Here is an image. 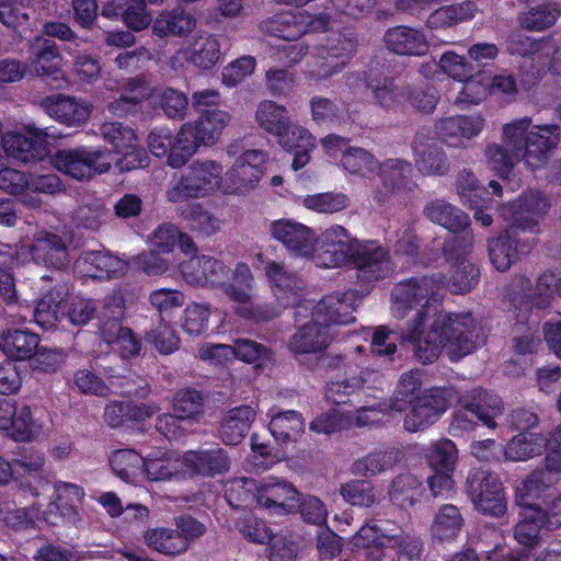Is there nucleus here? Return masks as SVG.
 I'll return each instance as SVG.
<instances>
[{
	"label": "nucleus",
	"mask_w": 561,
	"mask_h": 561,
	"mask_svg": "<svg viewBox=\"0 0 561 561\" xmlns=\"http://www.w3.org/2000/svg\"><path fill=\"white\" fill-rule=\"evenodd\" d=\"M65 296L66 288L59 286L41 298L33 313L38 327L44 330L51 329L64 318L75 325H82L90 321L95 311L93 301L82 297L66 300Z\"/></svg>",
	"instance_id": "obj_11"
},
{
	"label": "nucleus",
	"mask_w": 561,
	"mask_h": 561,
	"mask_svg": "<svg viewBox=\"0 0 561 561\" xmlns=\"http://www.w3.org/2000/svg\"><path fill=\"white\" fill-rule=\"evenodd\" d=\"M27 178L25 173L5 165L0 170V190L20 196L26 206L37 208L42 205V199L27 193Z\"/></svg>",
	"instance_id": "obj_59"
},
{
	"label": "nucleus",
	"mask_w": 561,
	"mask_h": 561,
	"mask_svg": "<svg viewBox=\"0 0 561 561\" xmlns=\"http://www.w3.org/2000/svg\"><path fill=\"white\" fill-rule=\"evenodd\" d=\"M220 162L204 159L193 161L186 171L173 179L167 190V199L173 204L191 198H204L219 191L224 193L225 176Z\"/></svg>",
	"instance_id": "obj_10"
},
{
	"label": "nucleus",
	"mask_w": 561,
	"mask_h": 561,
	"mask_svg": "<svg viewBox=\"0 0 561 561\" xmlns=\"http://www.w3.org/2000/svg\"><path fill=\"white\" fill-rule=\"evenodd\" d=\"M272 236L297 256H310L316 244L314 232L304 224L278 219L271 224Z\"/></svg>",
	"instance_id": "obj_30"
},
{
	"label": "nucleus",
	"mask_w": 561,
	"mask_h": 561,
	"mask_svg": "<svg viewBox=\"0 0 561 561\" xmlns=\"http://www.w3.org/2000/svg\"><path fill=\"white\" fill-rule=\"evenodd\" d=\"M424 215L432 222L451 232L462 231L469 226L468 216L444 199L430 202L424 208Z\"/></svg>",
	"instance_id": "obj_45"
},
{
	"label": "nucleus",
	"mask_w": 561,
	"mask_h": 561,
	"mask_svg": "<svg viewBox=\"0 0 561 561\" xmlns=\"http://www.w3.org/2000/svg\"><path fill=\"white\" fill-rule=\"evenodd\" d=\"M196 18L182 8L161 12L154 20L152 28L158 36H185L196 26Z\"/></svg>",
	"instance_id": "obj_47"
},
{
	"label": "nucleus",
	"mask_w": 561,
	"mask_h": 561,
	"mask_svg": "<svg viewBox=\"0 0 561 561\" xmlns=\"http://www.w3.org/2000/svg\"><path fill=\"white\" fill-rule=\"evenodd\" d=\"M468 492L474 507L490 516H502L506 512V499L497 476L478 471L468 480Z\"/></svg>",
	"instance_id": "obj_22"
},
{
	"label": "nucleus",
	"mask_w": 561,
	"mask_h": 561,
	"mask_svg": "<svg viewBox=\"0 0 561 561\" xmlns=\"http://www.w3.org/2000/svg\"><path fill=\"white\" fill-rule=\"evenodd\" d=\"M254 121L260 128L274 135L278 144L294 151L291 168L298 171L310 161L316 144L313 136L304 127L294 125L285 106L265 100L257 104Z\"/></svg>",
	"instance_id": "obj_7"
},
{
	"label": "nucleus",
	"mask_w": 561,
	"mask_h": 561,
	"mask_svg": "<svg viewBox=\"0 0 561 561\" xmlns=\"http://www.w3.org/2000/svg\"><path fill=\"white\" fill-rule=\"evenodd\" d=\"M31 261L61 268L69 261L67 244L59 236L46 230L37 231L28 245L14 248L0 244V296L5 302L11 304L15 299V285L10 271Z\"/></svg>",
	"instance_id": "obj_6"
},
{
	"label": "nucleus",
	"mask_w": 561,
	"mask_h": 561,
	"mask_svg": "<svg viewBox=\"0 0 561 561\" xmlns=\"http://www.w3.org/2000/svg\"><path fill=\"white\" fill-rule=\"evenodd\" d=\"M151 95L152 90L145 80L140 78L129 80L124 87L119 99L112 102L108 105V110L114 115L124 116L130 113L135 105Z\"/></svg>",
	"instance_id": "obj_60"
},
{
	"label": "nucleus",
	"mask_w": 561,
	"mask_h": 561,
	"mask_svg": "<svg viewBox=\"0 0 561 561\" xmlns=\"http://www.w3.org/2000/svg\"><path fill=\"white\" fill-rule=\"evenodd\" d=\"M106 307H113L111 310L113 320L104 323L101 328L104 341L113 345L114 350L119 352L121 356L124 358L137 355L140 350L138 341L129 329L123 328L118 322V319L124 314L123 297L121 295L113 296Z\"/></svg>",
	"instance_id": "obj_29"
},
{
	"label": "nucleus",
	"mask_w": 561,
	"mask_h": 561,
	"mask_svg": "<svg viewBox=\"0 0 561 561\" xmlns=\"http://www.w3.org/2000/svg\"><path fill=\"white\" fill-rule=\"evenodd\" d=\"M543 439L533 433H520L513 437L504 450L511 461H526L541 453Z\"/></svg>",
	"instance_id": "obj_63"
},
{
	"label": "nucleus",
	"mask_w": 561,
	"mask_h": 561,
	"mask_svg": "<svg viewBox=\"0 0 561 561\" xmlns=\"http://www.w3.org/2000/svg\"><path fill=\"white\" fill-rule=\"evenodd\" d=\"M47 488L48 480L43 477H38L34 481V484L22 482L20 490L22 492H28L35 499V502L31 507H23L9 513L5 517L7 525L13 528H22L33 523L35 518L42 517V507L44 504L41 501V494Z\"/></svg>",
	"instance_id": "obj_44"
},
{
	"label": "nucleus",
	"mask_w": 561,
	"mask_h": 561,
	"mask_svg": "<svg viewBox=\"0 0 561 561\" xmlns=\"http://www.w3.org/2000/svg\"><path fill=\"white\" fill-rule=\"evenodd\" d=\"M39 345V336L27 330L8 329L0 333V350L10 359L27 360Z\"/></svg>",
	"instance_id": "obj_40"
},
{
	"label": "nucleus",
	"mask_w": 561,
	"mask_h": 561,
	"mask_svg": "<svg viewBox=\"0 0 561 561\" xmlns=\"http://www.w3.org/2000/svg\"><path fill=\"white\" fill-rule=\"evenodd\" d=\"M462 525L463 519L459 510L451 504H446L437 512L432 525V533L440 540H448L458 536Z\"/></svg>",
	"instance_id": "obj_64"
},
{
	"label": "nucleus",
	"mask_w": 561,
	"mask_h": 561,
	"mask_svg": "<svg viewBox=\"0 0 561 561\" xmlns=\"http://www.w3.org/2000/svg\"><path fill=\"white\" fill-rule=\"evenodd\" d=\"M62 59L55 43L44 37H36L30 45L26 67L31 73L50 78L55 88H64L67 80L61 71Z\"/></svg>",
	"instance_id": "obj_27"
},
{
	"label": "nucleus",
	"mask_w": 561,
	"mask_h": 561,
	"mask_svg": "<svg viewBox=\"0 0 561 561\" xmlns=\"http://www.w3.org/2000/svg\"><path fill=\"white\" fill-rule=\"evenodd\" d=\"M422 386L419 370L404 373L398 382L390 410L401 412L411 405L404 417V428L409 432H419L434 424L451 405L456 398L453 387H434L426 389L421 396L416 392Z\"/></svg>",
	"instance_id": "obj_4"
},
{
	"label": "nucleus",
	"mask_w": 561,
	"mask_h": 561,
	"mask_svg": "<svg viewBox=\"0 0 561 561\" xmlns=\"http://www.w3.org/2000/svg\"><path fill=\"white\" fill-rule=\"evenodd\" d=\"M387 47L399 55L422 56L428 51L430 43L425 35L416 28L397 26L385 35Z\"/></svg>",
	"instance_id": "obj_39"
},
{
	"label": "nucleus",
	"mask_w": 561,
	"mask_h": 561,
	"mask_svg": "<svg viewBox=\"0 0 561 561\" xmlns=\"http://www.w3.org/2000/svg\"><path fill=\"white\" fill-rule=\"evenodd\" d=\"M45 491L46 489L42 493ZM42 495L41 501L44 504L42 507V518L46 523L55 525L59 519H62L79 526L81 522L79 506L85 495L84 490L80 485L57 481L54 484V492L48 502Z\"/></svg>",
	"instance_id": "obj_15"
},
{
	"label": "nucleus",
	"mask_w": 561,
	"mask_h": 561,
	"mask_svg": "<svg viewBox=\"0 0 561 561\" xmlns=\"http://www.w3.org/2000/svg\"><path fill=\"white\" fill-rule=\"evenodd\" d=\"M48 133L35 126H26L25 134L5 133L2 149L7 157L22 162L42 160L48 153Z\"/></svg>",
	"instance_id": "obj_26"
},
{
	"label": "nucleus",
	"mask_w": 561,
	"mask_h": 561,
	"mask_svg": "<svg viewBox=\"0 0 561 561\" xmlns=\"http://www.w3.org/2000/svg\"><path fill=\"white\" fill-rule=\"evenodd\" d=\"M230 119L231 116L226 111H204L199 118L193 124L203 146L215 145L220 139Z\"/></svg>",
	"instance_id": "obj_54"
},
{
	"label": "nucleus",
	"mask_w": 561,
	"mask_h": 561,
	"mask_svg": "<svg viewBox=\"0 0 561 561\" xmlns=\"http://www.w3.org/2000/svg\"><path fill=\"white\" fill-rule=\"evenodd\" d=\"M183 456L185 477L192 474L213 477L228 471L230 467L226 451L218 447L197 451L190 450Z\"/></svg>",
	"instance_id": "obj_37"
},
{
	"label": "nucleus",
	"mask_w": 561,
	"mask_h": 561,
	"mask_svg": "<svg viewBox=\"0 0 561 561\" xmlns=\"http://www.w3.org/2000/svg\"><path fill=\"white\" fill-rule=\"evenodd\" d=\"M550 208L548 198L537 191H528L513 203L501 208V217L507 224V231L489 242V255L499 271H506L517 257L516 242L510 231H537V227Z\"/></svg>",
	"instance_id": "obj_5"
},
{
	"label": "nucleus",
	"mask_w": 561,
	"mask_h": 561,
	"mask_svg": "<svg viewBox=\"0 0 561 561\" xmlns=\"http://www.w3.org/2000/svg\"><path fill=\"white\" fill-rule=\"evenodd\" d=\"M255 415V410L250 405H241L229 410L222 420L220 431L225 444H239L248 434Z\"/></svg>",
	"instance_id": "obj_43"
},
{
	"label": "nucleus",
	"mask_w": 561,
	"mask_h": 561,
	"mask_svg": "<svg viewBox=\"0 0 561 561\" xmlns=\"http://www.w3.org/2000/svg\"><path fill=\"white\" fill-rule=\"evenodd\" d=\"M51 164L71 179L88 181L110 171L112 159L110 153L100 147L79 146L57 151L51 157Z\"/></svg>",
	"instance_id": "obj_12"
},
{
	"label": "nucleus",
	"mask_w": 561,
	"mask_h": 561,
	"mask_svg": "<svg viewBox=\"0 0 561 561\" xmlns=\"http://www.w3.org/2000/svg\"><path fill=\"white\" fill-rule=\"evenodd\" d=\"M379 176L389 192L410 188L412 183V165L401 159H388L379 164Z\"/></svg>",
	"instance_id": "obj_56"
},
{
	"label": "nucleus",
	"mask_w": 561,
	"mask_h": 561,
	"mask_svg": "<svg viewBox=\"0 0 561 561\" xmlns=\"http://www.w3.org/2000/svg\"><path fill=\"white\" fill-rule=\"evenodd\" d=\"M102 15L106 18L122 15L125 24L134 31H141L151 22L145 2L141 0H127L125 3L108 2L103 7Z\"/></svg>",
	"instance_id": "obj_50"
},
{
	"label": "nucleus",
	"mask_w": 561,
	"mask_h": 561,
	"mask_svg": "<svg viewBox=\"0 0 561 561\" xmlns=\"http://www.w3.org/2000/svg\"><path fill=\"white\" fill-rule=\"evenodd\" d=\"M414 161L417 170L424 175H442L449 169L444 150L434 142L417 137L413 145Z\"/></svg>",
	"instance_id": "obj_42"
},
{
	"label": "nucleus",
	"mask_w": 561,
	"mask_h": 561,
	"mask_svg": "<svg viewBox=\"0 0 561 561\" xmlns=\"http://www.w3.org/2000/svg\"><path fill=\"white\" fill-rule=\"evenodd\" d=\"M558 141L557 126L531 127L530 119L524 117L503 126L504 146L490 145L485 157L491 169L506 178L520 163L531 170L543 167Z\"/></svg>",
	"instance_id": "obj_2"
},
{
	"label": "nucleus",
	"mask_w": 561,
	"mask_h": 561,
	"mask_svg": "<svg viewBox=\"0 0 561 561\" xmlns=\"http://www.w3.org/2000/svg\"><path fill=\"white\" fill-rule=\"evenodd\" d=\"M273 32L277 37L295 41L306 33L322 32L330 27L325 15H311L307 12H285L272 22Z\"/></svg>",
	"instance_id": "obj_31"
},
{
	"label": "nucleus",
	"mask_w": 561,
	"mask_h": 561,
	"mask_svg": "<svg viewBox=\"0 0 561 561\" xmlns=\"http://www.w3.org/2000/svg\"><path fill=\"white\" fill-rule=\"evenodd\" d=\"M203 146L202 140L193 126V123L184 124L178 134L173 136L171 153L168 156V164L174 169L183 167Z\"/></svg>",
	"instance_id": "obj_49"
},
{
	"label": "nucleus",
	"mask_w": 561,
	"mask_h": 561,
	"mask_svg": "<svg viewBox=\"0 0 561 561\" xmlns=\"http://www.w3.org/2000/svg\"><path fill=\"white\" fill-rule=\"evenodd\" d=\"M179 271L186 283L199 287L222 285L227 275L226 266L207 255L191 256L179 265Z\"/></svg>",
	"instance_id": "obj_32"
},
{
	"label": "nucleus",
	"mask_w": 561,
	"mask_h": 561,
	"mask_svg": "<svg viewBox=\"0 0 561 561\" xmlns=\"http://www.w3.org/2000/svg\"><path fill=\"white\" fill-rule=\"evenodd\" d=\"M321 252L312 255L319 267L335 268L353 263L357 277L364 283L385 278L393 271L386 251L374 241H359L340 225L327 228L319 238Z\"/></svg>",
	"instance_id": "obj_3"
},
{
	"label": "nucleus",
	"mask_w": 561,
	"mask_h": 561,
	"mask_svg": "<svg viewBox=\"0 0 561 561\" xmlns=\"http://www.w3.org/2000/svg\"><path fill=\"white\" fill-rule=\"evenodd\" d=\"M484 123L480 113L451 115L436 122L435 133L448 147L467 148L482 133Z\"/></svg>",
	"instance_id": "obj_25"
},
{
	"label": "nucleus",
	"mask_w": 561,
	"mask_h": 561,
	"mask_svg": "<svg viewBox=\"0 0 561 561\" xmlns=\"http://www.w3.org/2000/svg\"><path fill=\"white\" fill-rule=\"evenodd\" d=\"M181 217L186 220L191 229L205 236H211L221 229L218 217L204 208L202 204L191 203L180 210Z\"/></svg>",
	"instance_id": "obj_62"
},
{
	"label": "nucleus",
	"mask_w": 561,
	"mask_h": 561,
	"mask_svg": "<svg viewBox=\"0 0 561 561\" xmlns=\"http://www.w3.org/2000/svg\"><path fill=\"white\" fill-rule=\"evenodd\" d=\"M253 276L250 267L244 263L236 266L232 282L225 286L227 296L237 304L236 313L245 320L265 321L278 314V311L265 310L251 302Z\"/></svg>",
	"instance_id": "obj_23"
},
{
	"label": "nucleus",
	"mask_w": 561,
	"mask_h": 561,
	"mask_svg": "<svg viewBox=\"0 0 561 561\" xmlns=\"http://www.w3.org/2000/svg\"><path fill=\"white\" fill-rule=\"evenodd\" d=\"M460 408L453 419V427L460 431H467L473 427L478 422L494 428V420L503 412L502 400L482 389H473L459 400Z\"/></svg>",
	"instance_id": "obj_14"
},
{
	"label": "nucleus",
	"mask_w": 561,
	"mask_h": 561,
	"mask_svg": "<svg viewBox=\"0 0 561 561\" xmlns=\"http://www.w3.org/2000/svg\"><path fill=\"white\" fill-rule=\"evenodd\" d=\"M425 459L431 470L455 471L458 462V448L448 438L431 442L425 451Z\"/></svg>",
	"instance_id": "obj_58"
},
{
	"label": "nucleus",
	"mask_w": 561,
	"mask_h": 561,
	"mask_svg": "<svg viewBox=\"0 0 561 561\" xmlns=\"http://www.w3.org/2000/svg\"><path fill=\"white\" fill-rule=\"evenodd\" d=\"M341 164L350 174L368 179L378 168V160L367 150L350 147L341 158Z\"/></svg>",
	"instance_id": "obj_61"
},
{
	"label": "nucleus",
	"mask_w": 561,
	"mask_h": 561,
	"mask_svg": "<svg viewBox=\"0 0 561 561\" xmlns=\"http://www.w3.org/2000/svg\"><path fill=\"white\" fill-rule=\"evenodd\" d=\"M352 543L355 548L368 550L366 557L370 561H380L381 548L393 549L400 558L405 557L410 561L421 553L419 538L405 534L400 527L388 522L365 524L353 537Z\"/></svg>",
	"instance_id": "obj_9"
},
{
	"label": "nucleus",
	"mask_w": 561,
	"mask_h": 561,
	"mask_svg": "<svg viewBox=\"0 0 561 561\" xmlns=\"http://www.w3.org/2000/svg\"><path fill=\"white\" fill-rule=\"evenodd\" d=\"M144 455L133 449L115 450L111 458L110 463L113 472L121 480L138 484L144 478Z\"/></svg>",
	"instance_id": "obj_51"
},
{
	"label": "nucleus",
	"mask_w": 561,
	"mask_h": 561,
	"mask_svg": "<svg viewBox=\"0 0 561 561\" xmlns=\"http://www.w3.org/2000/svg\"><path fill=\"white\" fill-rule=\"evenodd\" d=\"M364 382L358 379L332 380L327 387V397L337 404V408L313 420L310 423V430L320 434H331L352 427L353 423L348 416V410L341 405L343 403L342 396L355 392Z\"/></svg>",
	"instance_id": "obj_18"
},
{
	"label": "nucleus",
	"mask_w": 561,
	"mask_h": 561,
	"mask_svg": "<svg viewBox=\"0 0 561 561\" xmlns=\"http://www.w3.org/2000/svg\"><path fill=\"white\" fill-rule=\"evenodd\" d=\"M103 138L113 146L116 154L122 156L116 162L121 171L142 168L148 163L146 151L139 147L134 130L121 123L107 122L102 125Z\"/></svg>",
	"instance_id": "obj_19"
},
{
	"label": "nucleus",
	"mask_w": 561,
	"mask_h": 561,
	"mask_svg": "<svg viewBox=\"0 0 561 561\" xmlns=\"http://www.w3.org/2000/svg\"><path fill=\"white\" fill-rule=\"evenodd\" d=\"M157 410L153 404H131L115 401L106 405L104 420L111 427H117L127 420L140 422L151 417Z\"/></svg>",
	"instance_id": "obj_52"
},
{
	"label": "nucleus",
	"mask_w": 561,
	"mask_h": 561,
	"mask_svg": "<svg viewBox=\"0 0 561 561\" xmlns=\"http://www.w3.org/2000/svg\"><path fill=\"white\" fill-rule=\"evenodd\" d=\"M145 542L151 549L167 556H174L187 550L186 538L176 529L156 527L146 530Z\"/></svg>",
	"instance_id": "obj_53"
},
{
	"label": "nucleus",
	"mask_w": 561,
	"mask_h": 561,
	"mask_svg": "<svg viewBox=\"0 0 561 561\" xmlns=\"http://www.w3.org/2000/svg\"><path fill=\"white\" fill-rule=\"evenodd\" d=\"M357 301L358 295L355 290L328 295L316 305L305 300L296 307V321L299 323L304 319L312 317L327 329L333 324H348L355 319L353 312Z\"/></svg>",
	"instance_id": "obj_13"
},
{
	"label": "nucleus",
	"mask_w": 561,
	"mask_h": 561,
	"mask_svg": "<svg viewBox=\"0 0 561 561\" xmlns=\"http://www.w3.org/2000/svg\"><path fill=\"white\" fill-rule=\"evenodd\" d=\"M144 478L150 482L170 481L185 477L184 456L164 448L144 454Z\"/></svg>",
	"instance_id": "obj_28"
},
{
	"label": "nucleus",
	"mask_w": 561,
	"mask_h": 561,
	"mask_svg": "<svg viewBox=\"0 0 561 561\" xmlns=\"http://www.w3.org/2000/svg\"><path fill=\"white\" fill-rule=\"evenodd\" d=\"M444 287L440 274L411 277L398 283L391 291V312L398 319L414 311L402 333V341L411 344L415 357L423 364L436 360L443 351L457 362L478 346L479 327L470 313L439 312L427 324L432 304Z\"/></svg>",
	"instance_id": "obj_1"
},
{
	"label": "nucleus",
	"mask_w": 561,
	"mask_h": 561,
	"mask_svg": "<svg viewBox=\"0 0 561 561\" xmlns=\"http://www.w3.org/2000/svg\"><path fill=\"white\" fill-rule=\"evenodd\" d=\"M253 500L277 515L294 513L299 508V492L291 483L277 477H266L256 482Z\"/></svg>",
	"instance_id": "obj_20"
},
{
	"label": "nucleus",
	"mask_w": 561,
	"mask_h": 561,
	"mask_svg": "<svg viewBox=\"0 0 561 561\" xmlns=\"http://www.w3.org/2000/svg\"><path fill=\"white\" fill-rule=\"evenodd\" d=\"M508 50L512 54L531 56L534 61L547 66L554 75L561 76L553 69L559 59L561 61V49L551 39L536 41L520 33H514L508 38Z\"/></svg>",
	"instance_id": "obj_33"
},
{
	"label": "nucleus",
	"mask_w": 561,
	"mask_h": 561,
	"mask_svg": "<svg viewBox=\"0 0 561 561\" xmlns=\"http://www.w3.org/2000/svg\"><path fill=\"white\" fill-rule=\"evenodd\" d=\"M354 51V43L340 35L327 39L325 45L317 48L312 62H308V73L312 79H328L342 70Z\"/></svg>",
	"instance_id": "obj_21"
},
{
	"label": "nucleus",
	"mask_w": 561,
	"mask_h": 561,
	"mask_svg": "<svg viewBox=\"0 0 561 561\" xmlns=\"http://www.w3.org/2000/svg\"><path fill=\"white\" fill-rule=\"evenodd\" d=\"M76 271L82 277L110 278L123 275L127 263L105 251L87 252L77 260Z\"/></svg>",
	"instance_id": "obj_35"
},
{
	"label": "nucleus",
	"mask_w": 561,
	"mask_h": 561,
	"mask_svg": "<svg viewBox=\"0 0 561 561\" xmlns=\"http://www.w3.org/2000/svg\"><path fill=\"white\" fill-rule=\"evenodd\" d=\"M367 87L373 91L377 102L386 108L399 106L409 102L419 111L430 113L437 104V93L434 89H426L408 93L404 88L394 84L389 78H369Z\"/></svg>",
	"instance_id": "obj_16"
},
{
	"label": "nucleus",
	"mask_w": 561,
	"mask_h": 561,
	"mask_svg": "<svg viewBox=\"0 0 561 561\" xmlns=\"http://www.w3.org/2000/svg\"><path fill=\"white\" fill-rule=\"evenodd\" d=\"M457 191L463 203L469 204L472 208H477L474 218L482 226H490L492 218L481 208L490 203V198L484 197L485 191L477 185L474 175L471 172L462 171L458 175Z\"/></svg>",
	"instance_id": "obj_46"
},
{
	"label": "nucleus",
	"mask_w": 561,
	"mask_h": 561,
	"mask_svg": "<svg viewBox=\"0 0 561 561\" xmlns=\"http://www.w3.org/2000/svg\"><path fill=\"white\" fill-rule=\"evenodd\" d=\"M48 416L42 410L32 412L27 405L16 407L7 435L19 442L31 440L48 430Z\"/></svg>",
	"instance_id": "obj_38"
},
{
	"label": "nucleus",
	"mask_w": 561,
	"mask_h": 561,
	"mask_svg": "<svg viewBox=\"0 0 561 561\" xmlns=\"http://www.w3.org/2000/svg\"><path fill=\"white\" fill-rule=\"evenodd\" d=\"M266 153L247 150L239 156L225 174L224 194H245L254 190L265 173Z\"/></svg>",
	"instance_id": "obj_17"
},
{
	"label": "nucleus",
	"mask_w": 561,
	"mask_h": 561,
	"mask_svg": "<svg viewBox=\"0 0 561 561\" xmlns=\"http://www.w3.org/2000/svg\"><path fill=\"white\" fill-rule=\"evenodd\" d=\"M220 44L216 35L199 32L187 46L180 48L170 59L174 70H182L188 64L208 70L220 60Z\"/></svg>",
	"instance_id": "obj_24"
},
{
	"label": "nucleus",
	"mask_w": 561,
	"mask_h": 561,
	"mask_svg": "<svg viewBox=\"0 0 561 561\" xmlns=\"http://www.w3.org/2000/svg\"><path fill=\"white\" fill-rule=\"evenodd\" d=\"M267 415L271 434L282 444L296 442L305 431V420L297 411L275 413L271 410Z\"/></svg>",
	"instance_id": "obj_48"
},
{
	"label": "nucleus",
	"mask_w": 561,
	"mask_h": 561,
	"mask_svg": "<svg viewBox=\"0 0 561 561\" xmlns=\"http://www.w3.org/2000/svg\"><path fill=\"white\" fill-rule=\"evenodd\" d=\"M265 275L275 298L283 307L296 304L298 298V280L293 273L287 272L277 262L268 261L265 265Z\"/></svg>",
	"instance_id": "obj_41"
},
{
	"label": "nucleus",
	"mask_w": 561,
	"mask_h": 561,
	"mask_svg": "<svg viewBox=\"0 0 561 561\" xmlns=\"http://www.w3.org/2000/svg\"><path fill=\"white\" fill-rule=\"evenodd\" d=\"M547 456L543 468L531 473H539V479L546 485H556L561 480V424L551 433L546 443Z\"/></svg>",
	"instance_id": "obj_55"
},
{
	"label": "nucleus",
	"mask_w": 561,
	"mask_h": 561,
	"mask_svg": "<svg viewBox=\"0 0 561 561\" xmlns=\"http://www.w3.org/2000/svg\"><path fill=\"white\" fill-rule=\"evenodd\" d=\"M152 249L158 250L161 253H170L173 250L175 243H179L182 252L186 255L195 251V244L191 237L186 233L181 232L172 224L161 225L152 234L151 238Z\"/></svg>",
	"instance_id": "obj_57"
},
{
	"label": "nucleus",
	"mask_w": 561,
	"mask_h": 561,
	"mask_svg": "<svg viewBox=\"0 0 561 561\" xmlns=\"http://www.w3.org/2000/svg\"><path fill=\"white\" fill-rule=\"evenodd\" d=\"M538 477L539 473H530L516 486V503L522 511L514 528V538L526 548L537 547L542 541V530L546 529L539 503L546 501L552 486L546 485Z\"/></svg>",
	"instance_id": "obj_8"
},
{
	"label": "nucleus",
	"mask_w": 561,
	"mask_h": 561,
	"mask_svg": "<svg viewBox=\"0 0 561 561\" xmlns=\"http://www.w3.org/2000/svg\"><path fill=\"white\" fill-rule=\"evenodd\" d=\"M309 318L308 322L298 325L288 343L289 350L296 355L321 353L332 341L329 329L312 317Z\"/></svg>",
	"instance_id": "obj_36"
},
{
	"label": "nucleus",
	"mask_w": 561,
	"mask_h": 561,
	"mask_svg": "<svg viewBox=\"0 0 561 561\" xmlns=\"http://www.w3.org/2000/svg\"><path fill=\"white\" fill-rule=\"evenodd\" d=\"M43 106L50 117L67 126L83 125L92 108L87 101L62 94L46 98Z\"/></svg>",
	"instance_id": "obj_34"
}]
</instances>
